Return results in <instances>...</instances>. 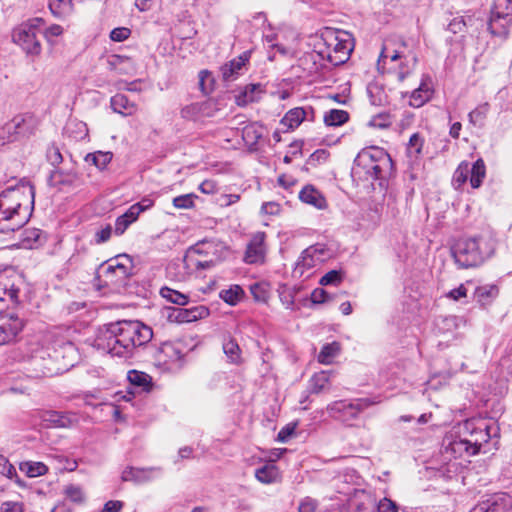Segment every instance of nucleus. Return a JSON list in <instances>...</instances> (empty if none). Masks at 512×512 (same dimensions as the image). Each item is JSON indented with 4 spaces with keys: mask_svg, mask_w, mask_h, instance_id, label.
Masks as SVG:
<instances>
[{
    "mask_svg": "<svg viewBox=\"0 0 512 512\" xmlns=\"http://www.w3.org/2000/svg\"><path fill=\"white\" fill-rule=\"evenodd\" d=\"M348 119V112L340 109H332L324 115V123L327 126H341L346 123Z\"/></svg>",
    "mask_w": 512,
    "mask_h": 512,
    "instance_id": "obj_38",
    "label": "nucleus"
},
{
    "mask_svg": "<svg viewBox=\"0 0 512 512\" xmlns=\"http://www.w3.org/2000/svg\"><path fill=\"white\" fill-rule=\"evenodd\" d=\"M166 356L170 358L171 361L180 360L183 357V354L179 347L171 343H165L161 350Z\"/></svg>",
    "mask_w": 512,
    "mask_h": 512,
    "instance_id": "obj_57",
    "label": "nucleus"
},
{
    "mask_svg": "<svg viewBox=\"0 0 512 512\" xmlns=\"http://www.w3.org/2000/svg\"><path fill=\"white\" fill-rule=\"evenodd\" d=\"M423 146V139L419 136V134H413L408 143L407 151L409 156L417 157L421 151Z\"/></svg>",
    "mask_w": 512,
    "mask_h": 512,
    "instance_id": "obj_53",
    "label": "nucleus"
},
{
    "mask_svg": "<svg viewBox=\"0 0 512 512\" xmlns=\"http://www.w3.org/2000/svg\"><path fill=\"white\" fill-rule=\"evenodd\" d=\"M250 291L256 301H258V302H266L267 301L268 291L263 285H261L259 283H255L250 286Z\"/></svg>",
    "mask_w": 512,
    "mask_h": 512,
    "instance_id": "obj_58",
    "label": "nucleus"
},
{
    "mask_svg": "<svg viewBox=\"0 0 512 512\" xmlns=\"http://www.w3.org/2000/svg\"><path fill=\"white\" fill-rule=\"evenodd\" d=\"M251 53V50H246L226 63V80H235L248 71Z\"/></svg>",
    "mask_w": 512,
    "mask_h": 512,
    "instance_id": "obj_21",
    "label": "nucleus"
},
{
    "mask_svg": "<svg viewBox=\"0 0 512 512\" xmlns=\"http://www.w3.org/2000/svg\"><path fill=\"white\" fill-rule=\"evenodd\" d=\"M512 24V0H494L488 28L491 34L506 38Z\"/></svg>",
    "mask_w": 512,
    "mask_h": 512,
    "instance_id": "obj_7",
    "label": "nucleus"
},
{
    "mask_svg": "<svg viewBox=\"0 0 512 512\" xmlns=\"http://www.w3.org/2000/svg\"><path fill=\"white\" fill-rule=\"evenodd\" d=\"M208 310L204 306H195L192 308H170L168 319L177 323H189L205 317Z\"/></svg>",
    "mask_w": 512,
    "mask_h": 512,
    "instance_id": "obj_15",
    "label": "nucleus"
},
{
    "mask_svg": "<svg viewBox=\"0 0 512 512\" xmlns=\"http://www.w3.org/2000/svg\"><path fill=\"white\" fill-rule=\"evenodd\" d=\"M20 469L30 478L46 474L48 468L41 462H25L20 465Z\"/></svg>",
    "mask_w": 512,
    "mask_h": 512,
    "instance_id": "obj_42",
    "label": "nucleus"
},
{
    "mask_svg": "<svg viewBox=\"0 0 512 512\" xmlns=\"http://www.w3.org/2000/svg\"><path fill=\"white\" fill-rule=\"evenodd\" d=\"M326 259V250L319 245L310 246L305 249L297 262L296 271L302 274L317 267Z\"/></svg>",
    "mask_w": 512,
    "mask_h": 512,
    "instance_id": "obj_14",
    "label": "nucleus"
},
{
    "mask_svg": "<svg viewBox=\"0 0 512 512\" xmlns=\"http://www.w3.org/2000/svg\"><path fill=\"white\" fill-rule=\"evenodd\" d=\"M196 252H198V251L196 249H194V248H191L188 251V253L184 257V263H185L186 267L189 268L192 265L195 266L198 269H205V268L210 267L212 261H199V260H194L193 259L192 254L196 253Z\"/></svg>",
    "mask_w": 512,
    "mask_h": 512,
    "instance_id": "obj_55",
    "label": "nucleus"
},
{
    "mask_svg": "<svg viewBox=\"0 0 512 512\" xmlns=\"http://www.w3.org/2000/svg\"><path fill=\"white\" fill-rule=\"evenodd\" d=\"M141 214V208H130L122 215L117 217L115 221V234L122 235L126 229L135 222Z\"/></svg>",
    "mask_w": 512,
    "mask_h": 512,
    "instance_id": "obj_31",
    "label": "nucleus"
},
{
    "mask_svg": "<svg viewBox=\"0 0 512 512\" xmlns=\"http://www.w3.org/2000/svg\"><path fill=\"white\" fill-rule=\"evenodd\" d=\"M7 190L17 192V202L20 204L22 212L23 208L27 207L32 213L35 202V188L29 181L20 180L17 185L8 187Z\"/></svg>",
    "mask_w": 512,
    "mask_h": 512,
    "instance_id": "obj_18",
    "label": "nucleus"
},
{
    "mask_svg": "<svg viewBox=\"0 0 512 512\" xmlns=\"http://www.w3.org/2000/svg\"><path fill=\"white\" fill-rule=\"evenodd\" d=\"M396 504L390 499L384 498L378 504V512H397Z\"/></svg>",
    "mask_w": 512,
    "mask_h": 512,
    "instance_id": "obj_63",
    "label": "nucleus"
},
{
    "mask_svg": "<svg viewBox=\"0 0 512 512\" xmlns=\"http://www.w3.org/2000/svg\"><path fill=\"white\" fill-rule=\"evenodd\" d=\"M369 126L385 129L392 125V117L389 113H379L369 120Z\"/></svg>",
    "mask_w": 512,
    "mask_h": 512,
    "instance_id": "obj_47",
    "label": "nucleus"
},
{
    "mask_svg": "<svg viewBox=\"0 0 512 512\" xmlns=\"http://www.w3.org/2000/svg\"><path fill=\"white\" fill-rule=\"evenodd\" d=\"M223 107L222 99L210 98L201 103H192L185 106L181 110L183 118L190 120H200L203 118L214 117L216 113L220 112Z\"/></svg>",
    "mask_w": 512,
    "mask_h": 512,
    "instance_id": "obj_11",
    "label": "nucleus"
},
{
    "mask_svg": "<svg viewBox=\"0 0 512 512\" xmlns=\"http://www.w3.org/2000/svg\"><path fill=\"white\" fill-rule=\"evenodd\" d=\"M115 279L116 284L124 283L134 274V265L131 256L119 254L115 256Z\"/></svg>",
    "mask_w": 512,
    "mask_h": 512,
    "instance_id": "obj_25",
    "label": "nucleus"
},
{
    "mask_svg": "<svg viewBox=\"0 0 512 512\" xmlns=\"http://www.w3.org/2000/svg\"><path fill=\"white\" fill-rule=\"evenodd\" d=\"M265 239L264 232H256L251 236L243 257L246 264L263 265L265 263L267 255Z\"/></svg>",
    "mask_w": 512,
    "mask_h": 512,
    "instance_id": "obj_13",
    "label": "nucleus"
},
{
    "mask_svg": "<svg viewBox=\"0 0 512 512\" xmlns=\"http://www.w3.org/2000/svg\"><path fill=\"white\" fill-rule=\"evenodd\" d=\"M490 105L487 102L479 104L468 114L469 122L474 126L482 127L489 113Z\"/></svg>",
    "mask_w": 512,
    "mask_h": 512,
    "instance_id": "obj_37",
    "label": "nucleus"
},
{
    "mask_svg": "<svg viewBox=\"0 0 512 512\" xmlns=\"http://www.w3.org/2000/svg\"><path fill=\"white\" fill-rule=\"evenodd\" d=\"M418 58L416 54L407 50L405 43H402L400 49L391 50L388 45H385L381 51L378 59V69H386L389 63L391 66L389 71L394 70L399 81H403L415 69Z\"/></svg>",
    "mask_w": 512,
    "mask_h": 512,
    "instance_id": "obj_3",
    "label": "nucleus"
},
{
    "mask_svg": "<svg viewBox=\"0 0 512 512\" xmlns=\"http://www.w3.org/2000/svg\"><path fill=\"white\" fill-rule=\"evenodd\" d=\"M124 503L119 500H110L105 503L101 512H121Z\"/></svg>",
    "mask_w": 512,
    "mask_h": 512,
    "instance_id": "obj_64",
    "label": "nucleus"
},
{
    "mask_svg": "<svg viewBox=\"0 0 512 512\" xmlns=\"http://www.w3.org/2000/svg\"><path fill=\"white\" fill-rule=\"evenodd\" d=\"M393 162L382 148L369 147L361 150L354 160L352 172L365 180H379V185L391 174Z\"/></svg>",
    "mask_w": 512,
    "mask_h": 512,
    "instance_id": "obj_2",
    "label": "nucleus"
},
{
    "mask_svg": "<svg viewBox=\"0 0 512 512\" xmlns=\"http://www.w3.org/2000/svg\"><path fill=\"white\" fill-rule=\"evenodd\" d=\"M470 184L473 188H479L486 175V168L484 161L478 159L472 167H470Z\"/></svg>",
    "mask_w": 512,
    "mask_h": 512,
    "instance_id": "obj_36",
    "label": "nucleus"
},
{
    "mask_svg": "<svg viewBox=\"0 0 512 512\" xmlns=\"http://www.w3.org/2000/svg\"><path fill=\"white\" fill-rule=\"evenodd\" d=\"M106 63L110 71H114L119 75H128L134 71L133 62L127 56L112 54L107 57Z\"/></svg>",
    "mask_w": 512,
    "mask_h": 512,
    "instance_id": "obj_27",
    "label": "nucleus"
},
{
    "mask_svg": "<svg viewBox=\"0 0 512 512\" xmlns=\"http://www.w3.org/2000/svg\"><path fill=\"white\" fill-rule=\"evenodd\" d=\"M264 92L265 90L261 84H248L235 94V103L240 107L247 106L250 103L259 101Z\"/></svg>",
    "mask_w": 512,
    "mask_h": 512,
    "instance_id": "obj_24",
    "label": "nucleus"
},
{
    "mask_svg": "<svg viewBox=\"0 0 512 512\" xmlns=\"http://www.w3.org/2000/svg\"><path fill=\"white\" fill-rule=\"evenodd\" d=\"M196 196L194 194H184L177 196L173 199L174 207L178 209H189L194 206V198Z\"/></svg>",
    "mask_w": 512,
    "mask_h": 512,
    "instance_id": "obj_54",
    "label": "nucleus"
},
{
    "mask_svg": "<svg viewBox=\"0 0 512 512\" xmlns=\"http://www.w3.org/2000/svg\"><path fill=\"white\" fill-rule=\"evenodd\" d=\"M36 121L30 115H18L0 128V139L6 142L18 141L32 135Z\"/></svg>",
    "mask_w": 512,
    "mask_h": 512,
    "instance_id": "obj_8",
    "label": "nucleus"
},
{
    "mask_svg": "<svg viewBox=\"0 0 512 512\" xmlns=\"http://www.w3.org/2000/svg\"><path fill=\"white\" fill-rule=\"evenodd\" d=\"M312 111V107L290 109L281 120V123L289 129L297 128L307 118L308 113H312Z\"/></svg>",
    "mask_w": 512,
    "mask_h": 512,
    "instance_id": "obj_28",
    "label": "nucleus"
},
{
    "mask_svg": "<svg viewBox=\"0 0 512 512\" xmlns=\"http://www.w3.org/2000/svg\"><path fill=\"white\" fill-rule=\"evenodd\" d=\"M226 362L235 365H240L244 362V359L241 355V349L239 345L233 340H230L226 343Z\"/></svg>",
    "mask_w": 512,
    "mask_h": 512,
    "instance_id": "obj_41",
    "label": "nucleus"
},
{
    "mask_svg": "<svg viewBox=\"0 0 512 512\" xmlns=\"http://www.w3.org/2000/svg\"><path fill=\"white\" fill-rule=\"evenodd\" d=\"M263 127L257 123H251L243 127L241 136L248 148H253L262 137Z\"/></svg>",
    "mask_w": 512,
    "mask_h": 512,
    "instance_id": "obj_33",
    "label": "nucleus"
},
{
    "mask_svg": "<svg viewBox=\"0 0 512 512\" xmlns=\"http://www.w3.org/2000/svg\"><path fill=\"white\" fill-rule=\"evenodd\" d=\"M461 433L472 448L471 455H476L491 438V427L483 420L470 419L464 422Z\"/></svg>",
    "mask_w": 512,
    "mask_h": 512,
    "instance_id": "obj_10",
    "label": "nucleus"
},
{
    "mask_svg": "<svg viewBox=\"0 0 512 512\" xmlns=\"http://www.w3.org/2000/svg\"><path fill=\"white\" fill-rule=\"evenodd\" d=\"M475 294L478 301L485 305L498 295V288L495 285L480 286L476 289Z\"/></svg>",
    "mask_w": 512,
    "mask_h": 512,
    "instance_id": "obj_43",
    "label": "nucleus"
},
{
    "mask_svg": "<svg viewBox=\"0 0 512 512\" xmlns=\"http://www.w3.org/2000/svg\"><path fill=\"white\" fill-rule=\"evenodd\" d=\"M160 295L161 297L166 299V301L171 302L173 304H177L179 306H185L189 302L188 295L181 293L177 290H174L172 288H169L167 286L162 287L160 289Z\"/></svg>",
    "mask_w": 512,
    "mask_h": 512,
    "instance_id": "obj_35",
    "label": "nucleus"
},
{
    "mask_svg": "<svg viewBox=\"0 0 512 512\" xmlns=\"http://www.w3.org/2000/svg\"><path fill=\"white\" fill-rule=\"evenodd\" d=\"M67 498L76 504H82L85 501V496L82 489L76 485H69L65 489Z\"/></svg>",
    "mask_w": 512,
    "mask_h": 512,
    "instance_id": "obj_52",
    "label": "nucleus"
},
{
    "mask_svg": "<svg viewBox=\"0 0 512 512\" xmlns=\"http://www.w3.org/2000/svg\"><path fill=\"white\" fill-rule=\"evenodd\" d=\"M340 345L337 342H332L324 345L318 355V361L322 364H330L332 360L338 355Z\"/></svg>",
    "mask_w": 512,
    "mask_h": 512,
    "instance_id": "obj_40",
    "label": "nucleus"
},
{
    "mask_svg": "<svg viewBox=\"0 0 512 512\" xmlns=\"http://www.w3.org/2000/svg\"><path fill=\"white\" fill-rule=\"evenodd\" d=\"M127 380L130 385L140 389L143 392H150L153 388L152 377L142 371L130 370L127 373Z\"/></svg>",
    "mask_w": 512,
    "mask_h": 512,
    "instance_id": "obj_29",
    "label": "nucleus"
},
{
    "mask_svg": "<svg viewBox=\"0 0 512 512\" xmlns=\"http://www.w3.org/2000/svg\"><path fill=\"white\" fill-rule=\"evenodd\" d=\"M160 471L161 469L156 467L135 468L129 466L122 472L121 479L125 482L131 481L136 484H143L151 481L153 479V474L157 472L159 473Z\"/></svg>",
    "mask_w": 512,
    "mask_h": 512,
    "instance_id": "obj_22",
    "label": "nucleus"
},
{
    "mask_svg": "<svg viewBox=\"0 0 512 512\" xmlns=\"http://www.w3.org/2000/svg\"><path fill=\"white\" fill-rule=\"evenodd\" d=\"M131 34L129 28L126 27H117L114 28L110 33V39L115 42H122L126 40Z\"/></svg>",
    "mask_w": 512,
    "mask_h": 512,
    "instance_id": "obj_60",
    "label": "nucleus"
},
{
    "mask_svg": "<svg viewBox=\"0 0 512 512\" xmlns=\"http://www.w3.org/2000/svg\"><path fill=\"white\" fill-rule=\"evenodd\" d=\"M332 41L329 43V46H333V50L326 53L328 61L335 66L345 63L353 50L350 35L345 32H339L335 34Z\"/></svg>",
    "mask_w": 512,
    "mask_h": 512,
    "instance_id": "obj_12",
    "label": "nucleus"
},
{
    "mask_svg": "<svg viewBox=\"0 0 512 512\" xmlns=\"http://www.w3.org/2000/svg\"><path fill=\"white\" fill-rule=\"evenodd\" d=\"M372 404L373 402L367 398L357 399L351 402L339 400L329 404L327 411L331 417L350 425L363 410L367 409Z\"/></svg>",
    "mask_w": 512,
    "mask_h": 512,
    "instance_id": "obj_9",
    "label": "nucleus"
},
{
    "mask_svg": "<svg viewBox=\"0 0 512 512\" xmlns=\"http://www.w3.org/2000/svg\"><path fill=\"white\" fill-rule=\"evenodd\" d=\"M17 192L5 189L0 194V212L2 219L10 222L6 227L0 228V232L15 231L23 227L29 220L31 212L27 207L20 209L17 202Z\"/></svg>",
    "mask_w": 512,
    "mask_h": 512,
    "instance_id": "obj_5",
    "label": "nucleus"
},
{
    "mask_svg": "<svg viewBox=\"0 0 512 512\" xmlns=\"http://www.w3.org/2000/svg\"><path fill=\"white\" fill-rule=\"evenodd\" d=\"M0 512H24V503L20 501H4L0 505Z\"/></svg>",
    "mask_w": 512,
    "mask_h": 512,
    "instance_id": "obj_59",
    "label": "nucleus"
},
{
    "mask_svg": "<svg viewBox=\"0 0 512 512\" xmlns=\"http://www.w3.org/2000/svg\"><path fill=\"white\" fill-rule=\"evenodd\" d=\"M70 8L67 0H49V9L56 17H62Z\"/></svg>",
    "mask_w": 512,
    "mask_h": 512,
    "instance_id": "obj_50",
    "label": "nucleus"
},
{
    "mask_svg": "<svg viewBox=\"0 0 512 512\" xmlns=\"http://www.w3.org/2000/svg\"><path fill=\"white\" fill-rule=\"evenodd\" d=\"M153 337L152 328L138 320H120L104 326L96 339L98 348L121 359L134 357L138 347Z\"/></svg>",
    "mask_w": 512,
    "mask_h": 512,
    "instance_id": "obj_1",
    "label": "nucleus"
},
{
    "mask_svg": "<svg viewBox=\"0 0 512 512\" xmlns=\"http://www.w3.org/2000/svg\"><path fill=\"white\" fill-rule=\"evenodd\" d=\"M23 327V322L17 316L12 315L9 323L0 326V346L14 341Z\"/></svg>",
    "mask_w": 512,
    "mask_h": 512,
    "instance_id": "obj_26",
    "label": "nucleus"
},
{
    "mask_svg": "<svg viewBox=\"0 0 512 512\" xmlns=\"http://www.w3.org/2000/svg\"><path fill=\"white\" fill-rule=\"evenodd\" d=\"M111 235H112V227L110 224H107L105 227H103L102 229H100L99 231H97L95 233L94 242L96 244L105 243L110 239Z\"/></svg>",
    "mask_w": 512,
    "mask_h": 512,
    "instance_id": "obj_61",
    "label": "nucleus"
},
{
    "mask_svg": "<svg viewBox=\"0 0 512 512\" xmlns=\"http://www.w3.org/2000/svg\"><path fill=\"white\" fill-rule=\"evenodd\" d=\"M79 181L80 177L74 169L64 170L55 168L48 177V184L58 188L77 187L79 186Z\"/></svg>",
    "mask_w": 512,
    "mask_h": 512,
    "instance_id": "obj_17",
    "label": "nucleus"
},
{
    "mask_svg": "<svg viewBox=\"0 0 512 512\" xmlns=\"http://www.w3.org/2000/svg\"><path fill=\"white\" fill-rule=\"evenodd\" d=\"M481 237L461 238L451 248L455 263L461 269L473 268L481 265L488 255L483 247Z\"/></svg>",
    "mask_w": 512,
    "mask_h": 512,
    "instance_id": "obj_4",
    "label": "nucleus"
},
{
    "mask_svg": "<svg viewBox=\"0 0 512 512\" xmlns=\"http://www.w3.org/2000/svg\"><path fill=\"white\" fill-rule=\"evenodd\" d=\"M114 265L115 257L105 261L99 266L98 270L103 273L107 284H116Z\"/></svg>",
    "mask_w": 512,
    "mask_h": 512,
    "instance_id": "obj_46",
    "label": "nucleus"
},
{
    "mask_svg": "<svg viewBox=\"0 0 512 512\" xmlns=\"http://www.w3.org/2000/svg\"><path fill=\"white\" fill-rule=\"evenodd\" d=\"M44 20L34 18L28 23L22 25L13 33V41L29 55H39L41 53V44L38 34L42 33Z\"/></svg>",
    "mask_w": 512,
    "mask_h": 512,
    "instance_id": "obj_6",
    "label": "nucleus"
},
{
    "mask_svg": "<svg viewBox=\"0 0 512 512\" xmlns=\"http://www.w3.org/2000/svg\"><path fill=\"white\" fill-rule=\"evenodd\" d=\"M244 297V290L239 285H232L226 290V304L236 305Z\"/></svg>",
    "mask_w": 512,
    "mask_h": 512,
    "instance_id": "obj_48",
    "label": "nucleus"
},
{
    "mask_svg": "<svg viewBox=\"0 0 512 512\" xmlns=\"http://www.w3.org/2000/svg\"><path fill=\"white\" fill-rule=\"evenodd\" d=\"M302 202L312 205L318 209L326 207V200L323 195L311 185L305 186L299 193Z\"/></svg>",
    "mask_w": 512,
    "mask_h": 512,
    "instance_id": "obj_30",
    "label": "nucleus"
},
{
    "mask_svg": "<svg viewBox=\"0 0 512 512\" xmlns=\"http://www.w3.org/2000/svg\"><path fill=\"white\" fill-rule=\"evenodd\" d=\"M110 105L114 112L122 115H131L136 111V105L129 101L126 95L120 93L111 97Z\"/></svg>",
    "mask_w": 512,
    "mask_h": 512,
    "instance_id": "obj_32",
    "label": "nucleus"
},
{
    "mask_svg": "<svg viewBox=\"0 0 512 512\" xmlns=\"http://www.w3.org/2000/svg\"><path fill=\"white\" fill-rule=\"evenodd\" d=\"M433 93V84L430 77L424 76L419 86L410 93L409 105L414 108L422 107L432 98Z\"/></svg>",
    "mask_w": 512,
    "mask_h": 512,
    "instance_id": "obj_19",
    "label": "nucleus"
},
{
    "mask_svg": "<svg viewBox=\"0 0 512 512\" xmlns=\"http://www.w3.org/2000/svg\"><path fill=\"white\" fill-rule=\"evenodd\" d=\"M443 453L447 458H458L464 454L471 455L472 448L464 436L460 438L445 437L443 440Z\"/></svg>",
    "mask_w": 512,
    "mask_h": 512,
    "instance_id": "obj_20",
    "label": "nucleus"
},
{
    "mask_svg": "<svg viewBox=\"0 0 512 512\" xmlns=\"http://www.w3.org/2000/svg\"><path fill=\"white\" fill-rule=\"evenodd\" d=\"M255 477L261 483L270 484L276 481L278 477V470L272 464L264 465L256 470Z\"/></svg>",
    "mask_w": 512,
    "mask_h": 512,
    "instance_id": "obj_39",
    "label": "nucleus"
},
{
    "mask_svg": "<svg viewBox=\"0 0 512 512\" xmlns=\"http://www.w3.org/2000/svg\"><path fill=\"white\" fill-rule=\"evenodd\" d=\"M328 375L325 372H320L312 378L311 392L318 394L323 391L328 384Z\"/></svg>",
    "mask_w": 512,
    "mask_h": 512,
    "instance_id": "obj_51",
    "label": "nucleus"
},
{
    "mask_svg": "<svg viewBox=\"0 0 512 512\" xmlns=\"http://www.w3.org/2000/svg\"><path fill=\"white\" fill-rule=\"evenodd\" d=\"M506 498L507 497L505 495H494L486 501L479 503L471 512H494L496 511L495 506H497L500 501H505Z\"/></svg>",
    "mask_w": 512,
    "mask_h": 512,
    "instance_id": "obj_44",
    "label": "nucleus"
},
{
    "mask_svg": "<svg viewBox=\"0 0 512 512\" xmlns=\"http://www.w3.org/2000/svg\"><path fill=\"white\" fill-rule=\"evenodd\" d=\"M46 158L48 162L54 167L58 166L63 161L60 149L54 144L47 148Z\"/></svg>",
    "mask_w": 512,
    "mask_h": 512,
    "instance_id": "obj_56",
    "label": "nucleus"
},
{
    "mask_svg": "<svg viewBox=\"0 0 512 512\" xmlns=\"http://www.w3.org/2000/svg\"><path fill=\"white\" fill-rule=\"evenodd\" d=\"M344 275L339 270H331L327 272L322 278L320 279L319 283L323 286L328 285H339L343 281Z\"/></svg>",
    "mask_w": 512,
    "mask_h": 512,
    "instance_id": "obj_49",
    "label": "nucleus"
},
{
    "mask_svg": "<svg viewBox=\"0 0 512 512\" xmlns=\"http://www.w3.org/2000/svg\"><path fill=\"white\" fill-rule=\"evenodd\" d=\"M19 291L11 279L0 276V313L19 303Z\"/></svg>",
    "mask_w": 512,
    "mask_h": 512,
    "instance_id": "obj_16",
    "label": "nucleus"
},
{
    "mask_svg": "<svg viewBox=\"0 0 512 512\" xmlns=\"http://www.w3.org/2000/svg\"><path fill=\"white\" fill-rule=\"evenodd\" d=\"M311 300L313 303L321 304L330 300L329 294L321 288L315 289L311 294Z\"/></svg>",
    "mask_w": 512,
    "mask_h": 512,
    "instance_id": "obj_62",
    "label": "nucleus"
},
{
    "mask_svg": "<svg viewBox=\"0 0 512 512\" xmlns=\"http://www.w3.org/2000/svg\"><path fill=\"white\" fill-rule=\"evenodd\" d=\"M470 174V166L467 162L459 164L453 175V185L460 188L468 179Z\"/></svg>",
    "mask_w": 512,
    "mask_h": 512,
    "instance_id": "obj_45",
    "label": "nucleus"
},
{
    "mask_svg": "<svg viewBox=\"0 0 512 512\" xmlns=\"http://www.w3.org/2000/svg\"><path fill=\"white\" fill-rule=\"evenodd\" d=\"M199 89L204 95H208L215 90L217 80L214 74L209 70H201L198 74Z\"/></svg>",
    "mask_w": 512,
    "mask_h": 512,
    "instance_id": "obj_34",
    "label": "nucleus"
},
{
    "mask_svg": "<svg viewBox=\"0 0 512 512\" xmlns=\"http://www.w3.org/2000/svg\"><path fill=\"white\" fill-rule=\"evenodd\" d=\"M35 417L39 418L47 428H66L72 423L71 419L66 414L54 410H37Z\"/></svg>",
    "mask_w": 512,
    "mask_h": 512,
    "instance_id": "obj_23",
    "label": "nucleus"
}]
</instances>
